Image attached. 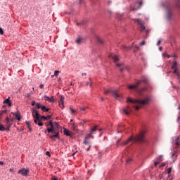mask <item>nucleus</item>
Returning a JSON list of instances; mask_svg holds the SVG:
<instances>
[{
	"label": "nucleus",
	"mask_w": 180,
	"mask_h": 180,
	"mask_svg": "<svg viewBox=\"0 0 180 180\" xmlns=\"http://www.w3.org/2000/svg\"><path fill=\"white\" fill-rule=\"evenodd\" d=\"M109 58H112L113 60L114 63H117L119 61V56L115 53H111L108 56Z\"/></svg>",
	"instance_id": "9b49d317"
},
{
	"label": "nucleus",
	"mask_w": 180,
	"mask_h": 180,
	"mask_svg": "<svg viewBox=\"0 0 180 180\" xmlns=\"http://www.w3.org/2000/svg\"><path fill=\"white\" fill-rule=\"evenodd\" d=\"M146 33H150V30H146Z\"/></svg>",
	"instance_id": "69168bd1"
},
{
	"label": "nucleus",
	"mask_w": 180,
	"mask_h": 180,
	"mask_svg": "<svg viewBox=\"0 0 180 180\" xmlns=\"http://www.w3.org/2000/svg\"><path fill=\"white\" fill-rule=\"evenodd\" d=\"M136 22L140 25V27L144 25V22L139 18L136 20Z\"/></svg>",
	"instance_id": "aec40b11"
},
{
	"label": "nucleus",
	"mask_w": 180,
	"mask_h": 180,
	"mask_svg": "<svg viewBox=\"0 0 180 180\" xmlns=\"http://www.w3.org/2000/svg\"><path fill=\"white\" fill-rule=\"evenodd\" d=\"M123 113H125V115H129L131 113V107L130 105H128L124 108H122Z\"/></svg>",
	"instance_id": "1a4fd4ad"
},
{
	"label": "nucleus",
	"mask_w": 180,
	"mask_h": 180,
	"mask_svg": "<svg viewBox=\"0 0 180 180\" xmlns=\"http://www.w3.org/2000/svg\"><path fill=\"white\" fill-rule=\"evenodd\" d=\"M3 103H6V105H8V106H12V102H11V100L8 98L4 101Z\"/></svg>",
	"instance_id": "f3484780"
},
{
	"label": "nucleus",
	"mask_w": 180,
	"mask_h": 180,
	"mask_svg": "<svg viewBox=\"0 0 180 180\" xmlns=\"http://www.w3.org/2000/svg\"><path fill=\"white\" fill-rule=\"evenodd\" d=\"M167 57H168V58H171V57H173L174 58H178V56H176V54H174L172 56L167 54Z\"/></svg>",
	"instance_id": "7c9ffc66"
},
{
	"label": "nucleus",
	"mask_w": 180,
	"mask_h": 180,
	"mask_svg": "<svg viewBox=\"0 0 180 180\" xmlns=\"http://www.w3.org/2000/svg\"><path fill=\"white\" fill-rule=\"evenodd\" d=\"M146 131L143 130L134 138H133V136H131L127 141L124 143V145L126 146L127 144H129V143H130V141H133V140L134 141H138V143H144L146 141Z\"/></svg>",
	"instance_id": "39448f33"
},
{
	"label": "nucleus",
	"mask_w": 180,
	"mask_h": 180,
	"mask_svg": "<svg viewBox=\"0 0 180 180\" xmlns=\"http://www.w3.org/2000/svg\"><path fill=\"white\" fill-rule=\"evenodd\" d=\"M32 117H34V122L36 124H38V126H43V122H41L40 121L41 115L39 114V111L37 110H32Z\"/></svg>",
	"instance_id": "423d86ee"
},
{
	"label": "nucleus",
	"mask_w": 180,
	"mask_h": 180,
	"mask_svg": "<svg viewBox=\"0 0 180 180\" xmlns=\"http://www.w3.org/2000/svg\"><path fill=\"white\" fill-rule=\"evenodd\" d=\"M96 130H98V127L96 126L93 127L87 135L88 137H91V139H94V136L92 135L95 134V131H96Z\"/></svg>",
	"instance_id": "6e6552de"
},
{
	"label": "nucleus",
	"mask_w": 180,
	"mask_h": 180,
	"mask_svg": "<svg viewBox=\"0 0 180 180\" xmlns=\"http://www.w3.org/2000/svg\"><path fill=\"white\" fill-rule=\"evenodd\" d=\"M5 130H6V128L2 124H0V131H5Z\"/></svg>",
	"instance_id": "a878e982"
},
{
	"label": "nucleus",
	"mask_w": 180,
	"mask_h": 180,
	"mask_svg": "<svg viewBox=\"0 0 180 180\" xmlns=\"http://www.w3.org/2000/svg\"><path fill=\"white\" fill-rule=\"evenodd\" d=\"M82 76H86V73H82Z\"/></svg>",
	"instance_id": "774afa93"
},
{
	"label": "nucleus",
	"mask_w": 180,
	"mask_h": 180,
	"mask_svg": "<svg viewBox=\"0 0 180 180\" xmlns=\"http://www.w3.org/2000/svg\"><path fill=\"white\" fill-rule=\"evenodd\" d=\"M59 106L61 109H64V103H59Z\"/></svg>",
	"instance_id": "4c0bfd02"
},
{
	"label": "nucleus",
	"mask_w": 180,
	"mask_h": 180,
	"mask_svg": "<svg viewBox=\"0 0 180 180\" xmlns=\"http://www.w3.org/2000/svg\"><path fill=\"white\" fill-rule=\"evenodd\" d=\"M41 89H43V88H44V84H41L40 86Z\"/></svg>",
	"instance_id": "e2e57ef3"
},
{
	"label": "nucleus",
	"mask_w": 180,
	"mask_h": 180,
	"mask_svg": "<svg viewBox=\"0 0 180 180\" xmlns=\"http://www.w3.org/2000/svg\"><path fill=\"white\" fill-rule=\"evenodd\" d=\"M143 82L144 84L148 83V78L147 77H142L141 79L138 80L134 84H129L127 86L128 89L130 91H136V92H138L139 95H141L144 94V92H147V86L139 89L140 85H141V83Z\"/></svg>",
	"instance_id": "f257e3e1"
},
{
	"label": "nucleus",
	"mask_w": 180,
	"mask_h": 180,
	"mask_svg": "<svg viewBox=\"0 0 180 180\" xmlns=\"http://www.w3.org/2000/svg\"><path fill=\"white\" fill-rule=\"evenodd\" d=\"M60 74V71H58V70H56L55 72H54V75H55V77H58V75Z\"/></svg>",
	"instance_id": "f704fd0d"
},
{
	"label": "nucleus",
	"mask_w": 180,
	"mask_h": 180,
	"mask_svg": "<svg viewBox=\"0 0 180 180\" xmlns=\"http://www.w3.org/2000/svg\"><path fill=\"white\" fill-rule=\"evenodd\" d=\"M32 95H33V92H32V91H31V92L25 95V96H27V98H29V96H32Z\"/></svg>",
	"instance_id": "ea45409f"
},
{
	"label": "nucleus",
	"mask_w": 180,
	"mask_h": 180,
	"mask_svg": "<svg viewBox=\"0 0 180 180\" xmlns=\"http://www.w3.org/2000/svg\"><path fill=\"white\" fill-rule=\"evenodd\" d=\"M10 127H8V126L7 125V127L6 128L5 131H9Z\"/></svg>",
	"instance_id": "052dcab7"
},
{
	"label": "nucleus",
	"mask_w": 180,
	"mask_h": 180,
	"mask_svg": "<svg viewBox=\"0 0 180 180\" xmlns=\"http://www.w3.org/2000/svg\"><path fill=\"white\" fill-rule=\"evenodd\" d=\"M151 101V97L148 96L144 100H133L130 98H127V102H130L131 103H133L134 105L133 108L136 109V110H139L143 105H148V103Z\"/></svg>",
	"instance_id": "7ed1b4c3"
},
{
	"label": "nucleus",
	"mask_w": 180,
	"mask_h": 180,
	"mask_svg": "<svg viewBox=\"0 0 180 180\" xmlns=\"http://www.w3.org/2000/svg\"><path fill=\"white\" fill-rule=\"evenodd\" d=\"M130 162H131V158H129V159L127 160V164H130Z\"/></svg>",
	"instance_id": "c03bdc74"
},
{
	"label": "nucleus",
	"mask_w": 180,
	"mask_h": 180,
	"mask_svg": "<svg viewBox=\"0 0 180 180\" xmlns=\"http://www.w3.org/2000/svg\"><path fill=\"white\" fill-rule=\"evenodd\" d=\"M85 123H86L85 120H83V121H82V122H80V124H85Z\"/></svg>",
	"instance_id": "5fc2aeb1"
},
{
	"label": "nucleus",
	"mask_w": 180,
	"mask_h": 180,
	"mask_svg": "<svg viewBox=\"0 0 180 180\" xmlns=\"http://www.w3.org/2000/svg\"><path fill=\"white\" fill-rule=\"evenodd\" d=\"M172 171V167L168 168L167 169V174L169 175V174H171Z\"/></svg>",
	"instance_id": "e433bc0d"
},
{
	"label": "nucleus",
	"mask_w": 180,
	"mask_h": 180,
	"mask_svg": "<svg viewBox=\"0 0 180 180\" xmlns=\"http://www.w3.org/2000/svg\"><path fill=\"white\" fill-rule=\"evenodd\" d=\"M177 122L179 123V124H180V115H179L177 117Z\"/></svg>",
	"instance_id": "49530a36"
},
{
	"label": "nucleus",
	"mask_w": 180,
	"mask_h": 180,
	"mask_svg": "<svg viewBox=\"0 0 180 180\" xmlns=\"http://www.w3.org/2000/svg\"><path fill=\"white\" fill-rule=\"evenodd\" d=\"M82 1H83V0H78V1H77V4H82Z\"/></svg>",
	"instance_id": "4d7b16f0"
},
{
	"label": "nucleus",
	"mask_w": 180,
	"mask_h": 180,
	"mask_svg": "<svg viewBox=\"0 0 180 180\" xmlns=\"http://www.w3.org/2000/svg\"><path fill=\"white\" fill-rule=\"evenodd\" d=\"M112 94L115 99H120L121 96L119 94V90H114L112 91Z\"/></svg>",
	"instance_id": "f8f14e48"
},
{
	"label": "nucleus",
	"mask_w": 180,
	"mask_h": 180,
	"mask_svg": "<svg viewBox=\"0 0 180 180\" xmlns=\"http://www.w3.org/2000/svg\"><path fill=\"white\" fill-rule=\"evenodd\" d=\"M157 161H162V155H160L159 157L157 158Z\"/></svg>",
	"instance_id": "72a5a7b5"
},
{
	"label": "nucleus",
	"mask_w": 180,
	"mask_h": 180,
	"mask_svg": "<svg viewBox=\"0 0 180 180\" xmlns=\"http://www.w3.org/2000/svg\"><path fill=\"white\" fill-rule=\"evenodd\" d=\"M6 124L8 127H11V126L13 124V120H9L8 121H7Z\"/></svg>",
	"instance_id": "4be33fe9"
},
{
	"label": "nucleus",
	"mask_w": 180,
	"mask_h": 180,
	"mask_svg": "<svg viewBox=\"0 0 180 180\" xmlns=\"http://www.w3.org/2000/svg\"><path fill=\"white\" fill-rule=\"evenodd\" d=\"M47 126H50V128H47L48 133H52L51 135H49V139H51L52 141H55L56 139H60V131L58 130L60 125L58 122H55L53 124L52 121H49Z\"/></svg>",
	"instance_id": "f03ea898"
},
{
	"label": "nucleus",
	"mask_w": 180,
	"mask_h": 180,
	"mask_svg": "<svg viewBox=\"0 0 180 180\" xmlns=\"http://www.w3.org/2000/svg\"><path fill=\"white\" fill-rule=\"evenodd\" d=\"M63 133L65 134V136H71V134L70 133V130H68L67 128L63 129Z\"/></svg>",
	"instance_id": "6ab92c4d"
},
{
	"label": "nucleus",
	"mask_w": 180,
	"mask_h": 180,
	"mask_svg": "<svg viewBox=\"0 0 180 180\" xmlns=\"http://www.w3.org/2000/svg\"><path fill=\"white\" fill-rule=\"evenodd\" d=\"M176 6L180 8V0H176Z\"/></svg>",
	"instance_id": "2f4dec72"
},
{
	"label": "nucleus",
	"mask_w": 180,
	"mask_h": 180,
	"mask_svg": "<svg viewBox=\"0 0 180 180\" xmlns=\"http://www.w3.org/2000/svg\"><path fill=\"white\" fill-rule=\"evenodd\" d=\"M7 112H8V110H2L0 112V120H1V119H2V116H3L4 113H6Z\"/></svg>",
	"instance_id": "c85d7f7f"
},
{
	"label": "nucleus",
	"mask_w": 180,
	"mask_h": 180,
	"mask_svg": "<svg viewBox=\"0 0 180 180\" xmlns=\"http://www.w3.org/2000/svg\"><path fill=\"white\" fill-rule=\"evenodd\" d=\"M160 44H161V40H159L157 43V46H160Z\"/></svg>",
	"instance_id": "6e6d98bb"
},
{
	"label": "nucleus",
	"mask_w": 180,
	"mask_h": 180,
	"mask_svg": "<svg viewBox=\"0 0 180 180\" xmlns=\"http://www.w3.org/2000/svg\"><path fill=\"white\" fill-rule=\"evenodd\" d=\"M141 32H144V30H146V27H144V25H141Z\"/></svg>",
	"instance_id": "58836bf2"
},
{
	"label": "nucleus",
	"mask_w": 180,
	"mask_h": 180,
	"mask_svg": "<svg viewBox=\"0 0 180 180\" xmlns=\"http://www.w3.org/2000/svg\"><path fill=\"white\" fill-rule=\"evenodd\" d=\"M53 180H58V178L57 176H53L52 178Z\"/></svg>",
	"instance_id": "864d4df0"
},
{
	"label": "nucleus",
	"mask_w": 180,
	"mask_h": 180,
	"mask_svg": "<svg viewBox=\"0 0 180 180\" xmlns=\"http://www.w3.org/2000/svg\"><path fill=\"white\" fill-rule=\"evenodd\" d=\"M70 110L72 112V113H74L75 112V110L72 109L71 107L70 108Z\"/></svg>",
	"instance_id": "3c124183"
},
{
	"label": "nucleus",
	"mask_w": 180,
	"mask_h": 180,
	"mask_svg": "<svg viewBox=\"0 0 180 180\" xmlns=\"http://www.w3.org/2000/svg\"><path fill=\"white\" fill-rule=\"evenodd\" d=\"M9 172H13V168H10L9 169Z\"/></svg>",
	"instance_id": "680f3d73"
},
{
	"label": "nucleus",
	"mask_w": 180,
	"mask_h": 180,
	"mask_svg": "<svg viewBox=\"0 0 180 180\" xmlns=\"http://www.w3.org/2000/svg\"><path fill=\"white\" fill-rule=\"evenodd\" d=\"M158 164H160V161L157 160L155 162V167H157Z\"/></svg>",
	"instance_id": "a18cd8bd"
},
{
	"label": "nucleus",
	"mask_w": 180,
	"mask_h": 180,
	"mask_svg": "<svg viewBox=\"0 0 180 180\" xmlns=\"http://www.w3.org/2000/svg\"><path fill=\"white\" fill-rule=\"evenodd\" d=\"M88 85H90V86H92V82H86V86H88Z\"/></svg>",
	"instance_id": "a19ab883"
},
{
	"label": "nucleus",
	"mask_w": 180,
	"mask_h": 180,
	"mask_svg": "<svg viewBox=\"0 0 180 180\" xmlns=\"http://www.w3.org/2000/svg\"><path fill=\"white\" fill-rule=\"evenodd\" d=\"M80 110H82L83 112H85V110H86V108L82 107V108H80Z\"/></svg>",
	"instance_id": "79ce46f5"
},
{
	"label": "nucleus",
	"mask_w": 180,
	"mask_h": 180,
	"mask_svg": "<svg viewBox=\"0 0 180 180\" xmlns=\"http://www.w3.org/2000/svg\"><path fill=\"white\" fill-rule=\"evenodd\" d=\"M146 44V41H143L140 43V46H144Z\"/></svg>",
	"instance_id": "de8ad7c7"
},
{
	"label": "nucleus",
	"mask_w": 180,
	"mask_h": 180,
	"mask_svg": "<svg viewBox=\"0 0 180 180\" xmlns=\"http://www.w3.org/2000/svg\"><path fill=\"white\" fill-rule=\"evenodd\" d=\"M59 103H64V96H60V98Z\"/></svg>",
	"instance_id": "c9c22d12"
},
{
	"label": "nucleus",
	"mask_w": 180,
	"mask_h": 180,
	"mask_svg": "<svg viewBox=\"0 0 180 180\" xmlns=\"http://www.w3.org/2000/svg\"><path fill=\"white\" fill-rule=\"evenodd\" d=\"M96 40L98 43H100V44H103V40H102V39H101L100 37H97Z\"/></svg>",
	"instance_id": "cd10ccee"
},
{
	"label": "nucleus",
	"mask_w": 180,
	"mask_h": 180,
	"mask_svg": "<svg viewBox=\"0 0 180 180\" xmlns=\"http://www.w3.org/2000/svg\"><path fill=\"white\" fill-rule=\"evenodd\" d=\"M72 129L74 131H77L78 130V128H77V125L75 124V123L72 124Z\"/></svg>",
	"instance_id": "5701e85b"
},
{
	"label": "nucleus",
	"mask_w": 180,
	"mask_h": 180,
	"mask_svg": "<svg viewBox=\"0 0 180 180\" xmlns=\"http://www.w3.org/2000/svg\"><path fill=\"white\" fill-rule=\"evenodd\" d=\"M0 34H4V30L0 27Z\"/></svg>",
	"instance_id": "8fccbe9b"
},
{
	"label": "nucleus",
	"mask_w": 180,
	"mask_h": 180,
	"mask_svg": "<svg viewBox=\"0 0 180 180\" xmlns=\"http://www.w3.org/2000/svg\"><path fill=\"white\" fill-rule=\"evenodd\" d=\"M31 105L32 106H34V105H36V101H32Z\"/></svg>",
	"instance_id": "603ef678"
},
{
	"label": "nucleus",
	"mask_w": 180,
	"mask_h": 180,
	"mask_svg": "<svg viewBox=\"0 0 180 180\" xmlns=\"http://www.w3.org/2000/svg\"><path fill=\"white\" fill-rule=\"evenodd\" d=\"M46 155H50V152H49V151L46 152Z\"/></svg>",
	"instance_id": "0e129e2a"
},
{
	"label": "nucleus",
	"mask_w": 180,
	"mask_h": 180,
	"mask_svg": "<svg viewBox=\"0 0 180 180\" xmlns=\"http://www.w3.org/2000/svg\"><path fill=\"white\" fill-rule=\"evenodd\" d=\"M15 116L17 120L20 121V112H11Z\"/></svg>",
	"instance_id": "dca6fc26"
},
{
	"label": "nucleus",
	"mask_w": 180,
	"mask_h": 180,
	"mask_svg": "<svg viewBox=\"0 0 180 180\" xmlns=\"http://www.w3.org/2000/svg\"><path fill=\"white\" fill-rule=\"evenodd\" d=\"M41 110H43V112H49V109L46 108V106L43 105L41 107Z\"/></svg>",
	"instance_id": "bb28decb"
},
{
	"label": "nucleus",
	"mask_w": 180,
	"mask_h": 180,
	"mask_svg": "<svg viewBox=\"0 0 180 180\" xmlns=\"http://www.w3.org/2000/svg\"><path fill=\"white\" fill-rule=\"evenodd\" d=\"M36 107L37 108V109H41V108H43V105H41L40 103H37Z\"/></svg>",
	"instance_id": "473e14b6"
},
{
	"label": "nucleus",
	"mask_w": 180,
	"mask_h": 180,
	"mask_svg": "<svg viewBox=\"0 0 180 180\" xmlns=\"http://www.w3.org/2000/svg\"><path fill=\"white\" fill-rule=\"evenodd\" d=\"M141 5H143V1H139L138 3H136L133 11H136V9H139V8H141Z\"/></svg>",
	"instance_id": "4468645a"
},
{
	"label": "nucleus",
	"mask_w": 180,
	"mask_h": 180,
	"mask_svg": "<svg viewBox=\"0 0 180 180\" xmlns=\"http://www.w3.org/2000/svg\"><path fill=\"white\" fill-rule=\"evenodd\" d=\"M109 92H110V91H109V90H105L104 91L105 95H108L109 94Z\"/></svg>",
	"instance_id": "37998d69"
},
{
	"label": "nucleus",
	"mask_w": 180,
	"mask_h": 180,
	"mask_svg": "<svg viewBox=\"0 0 180 180\" xmlns=\"http://www.w3.org/2000/svg\"><path fill=\"white\" fill-rule=\"evenodd\" d=\"M173 144V152L172 154V157L173 159V162L176 161V157H178V148L180 147V136H174L172 141Z\"/></svg>",
	"instance_id": "20e7f679"
},
{
	"label": "nucleus",
	"mask_w": 180,
	"mask_h": 180,
	"mask_svg": "<svg viewBox=\"0 0 180 180\" xmlns=\"http://www.w3.org/2000/svg\"><path fill=\"white\" fill-rule=\"evenodd\" d=\"M174 71H173V74H176V75H177V77H180V74H179V72H178V69H173Z\"/></svg>",
	"instance_id": "393cba45"
},
{
	"label": "nucleus",
	"mask_w": 180,
	"mask_h": 180,
	"mask_svg": "<svg viewBox=\"0 0 180 180\" xmlns=\"http://www.w3.org/2000/svg\"><path fill=\"white\" fill-rule=\"evenodd\" d=\"M167 56H168V53H163V57H167Z\"/></svg>",
	"instance_id": "13d9d810"
},
{
	"label": "nucleus",
	"mask_w": 180,
	"mask_h": 180,
	"mask_svg": "<svg viewBox=\"0 0 180 180\" xmlns=\"http://www.w3.org/2000/svg\"><path fill=\"white\" fill-rule=\"evenodd\" d=\"M180 67L179 63H178L176 60L173 62V65H172V69H179Z\"/></svg>",
	"instance_id": "2eb2a0df"
},
{
	"label": "nucleus",
	"mask_w": 180,
	"mask_h": 180,
	"mask_svg": "<svg viewBox=\"0 0 180 180\" xmlns=\"http://www.w3.org/2000/svg\"><path fill=\"white\" fill-rule=\"evenodd\" d=\"M9 120H11V119H9L8 117H6V122H9Z\"/></svg>",
	"instance_id": "bf43d9fd"
},
{
	"label": "nucleus",
	"mask_w": 180,
	"mask_h": 180,
	"mask_svg": "<svg viewBox=\"0 0 180 180\" xmlns=\"http://www.w3.org/2000/svg\"><path fill=\"white\" fill-rule=\"evenodd\" d=\"M40 119H43L44 120H48L49 119H51V115H48V116H41Z\"/></svg>",
	"instance_id": "412c9836"
},
{
	"label": "nucleus",
	"mask_w": 180,
	"mask_h": 180,
	"mask_svg": "<svg viewBox=\"0 0 180 180\" xmlns=\"http://www.w3.org/2000/svg\"><path fill=\"white\" fill-rule=\"evenodd\" d=\"M172 16V12L171 10H167V18L171 19V17Z\"/></svg>",
	"instance_id": "b1692460"
},
{
	"label": "nucleus",
	"mask_w": 180,
	"mask_h": 180,
	"mask_svg": "<svg viewBox=\"0 0 180 180\" xmlns=\"http://www.w3.org/2000/svg\"><path fill=\"white\" fill-rule=\"evenodd\" d=\"M45 101H47L48 102H51V103H53L54 102V97L51 96V97H49L47 96H44Z\"/></svg>",
	"instance_id": "ddd939ff"
},
{
	"label": "nucleus",
	"mask_w": 180,
	"mask_h": 180,
	"mask_svg": "<svg viewBox=\"0 0 180 180\" xmlns=\"http://www.w3.org/2000/svg\"><path fill=\"white\" fill-rule=\"evenodd\" d=\"M117 67H122L123 65L122 63H117L116 64Z\"/></svg>",
	"instance_id": "09e8293b"
},
{
	"label": "nucleus",
	"mask_w": 180,
	"mask_h": 180,
	"mask_svg": "<svg viewBox=\"0 0 180 180\" xmlns=\"http://www.w3.org/2000/svg\"><path fill=\"white\" fill-rule=\"evenodd\" d=\"M0 165H4V162L0 161Z\"/></svg>",
	"instance_id": "338daca9"
},
{
	"label": "nucleus",
	"mask_w": 180,
	"mask_h": 180,
	"mask_svg": "<svg viewBox=\"0 0 180 180\" xmlns=\"http://www.w3.org/2000/svg\"><path fill=\"white\" fill-rule=\"evenodd\" d=\"M83 143L84 144V146H88L87 148H86V151H89V148H91V142L88 139V137L85 138Z\"/></svg>",
	"instance_id": "9d476101"
},
{
	"label": "nucleus",
	"mask_w": 180,
	"mask_h": 180,
	"mask_svg": "<svg viewBox=\"0 0 180 180\" xmlns=\"http://www.w3.org/2000/svg\"><path fill=\"white\" fill-rule=\"evenodd\" d=\"M84 41V39L79 37L75 40V43L77 44H81L82 43V41Z\"/></svg>",
	"instance_id": "a211bd4d"
},
{
	"label": "nucleus",
	"mask_w": 180,
	"mask_h": 180,
	"mask_svg": "<svg viewBox=\"0 0 180 180\" xmlns=\"http://www.w3.org/2000/svg\"><path fill=\"white\" fill-rule=\"evenodd\" d=\"M30 169L26 168H21L18 172V174L22 175V176H27L29 175Z\"/></svg>",
	"instance_id": "0eeeda50"
},
{
	"label": "nucleus",
	"mask_w": 180,
	"mask_h": 180,
	"mask_svg": "<svg viewBox=\"0 0 180 180\" xmlns=\"http://www.w3.org/2000/svg\"><path fill=\"white\" fill-rule=\"evenodd\" d=\"M26 123L27 129H29L30 131H32V128L30 127V122L27 121Z\"/></svg>",
	"instance_id": "c756f323"
}]
</instances>
